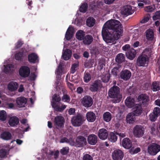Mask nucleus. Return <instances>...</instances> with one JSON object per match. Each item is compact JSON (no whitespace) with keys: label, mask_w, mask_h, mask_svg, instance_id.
<instances>
[{"label":"nucleus","mask_w":160,"mask_h":160,"mask_svg":"<svg viewBox=\"0 0 160 160\" xmlns=\"http://www.w3.org/2000/svg\"><path fill=\"white\" fill-rule=\"evenodd\" d=\"M123 31L122 26L119 21L111 20L107 21L103 26L102 35L104 40L113 42L119 39Z\"/></svg>","instance_id":"1"},{"label":"nucleus","mask_w":160,"mask_h":160,"mask_svg":"<svg viewBox=\"0 0 160 160\" xmlns=\"http://www.w3.org/2000/svg\"><path fill=\"white\" fill-rule=\"evenodd\" d=\"M108 95L112 99V101L113 103L120 102L122 98V94L120 93V88L117 86L111 87L109 90Z\"/></svg>","instance_id":"2"},{"label":"nucleus","mask_w":160,"mask_h":160,"mask_svg":"<svg viewBox=\"0 0 160 160\" xmlns=\"http://www.w3.org/2000/svg\"><path fill=\"white\" fill-rule=\"evenodd\" d=\"M147 151L150 155L155 156L160 152V145L156 143H152L148 146Z\"/></svg>","instance_id":"3"},{"label":"nucleus","mask_w":160,"mask_h":160,"mask_svg":"<svg viewBox=\"0 0 160 160\" xmlns=\"http://www.w3.org/2000/svg\"><path fill=\"white\" fill-rule=\"evenodd\" d=\"M71 122L72 125L74 127H79L83 123V116L78 113L72 117Z\"/></svg>","instance_id":"4"},{"label":"nucleus","mask_w":160,"mask_h":160,"mask_svg":"<svg viewBox=\"0 0 160 160\" xmlns=\"http://www.w3.org/2000/svg\"><path fill=\"white\" fill-rule=\"evenodd\" d=\"M145 129L144 127L141 125H136L133 128V132L137 138L142 137L144 135Z\"/></svg>","instance_id":"5"},{"label":"nucleus","mask_w":160,"mask_h":160,"mask_svg":"<svg viewBox=\"0 0 160 160\" xmlns=\"http://www.w3.org/2000/svg\"><path fill=\"white\" fill-rule=\"evenodd\" d=\"M30 73L29 68L27 66H22L19 70V74L21 77L26 78L28 77Z\"/></svg>","instance_id":"6"},{"label":"nucleus","mask_w":160,"mask_h":160,"mask_svg":"<svg viewBox=\"0 0 160 160\" xmlns=\"http://www.w3.org/2000/svg\"><path fill=\"white\" fill-rule=\"evenodd\" d=\"M138 99L140 103L144 106H146L149 103V97L146 94H142L139 95Z\"/></svg>","instance_id":"7"},{"label":"nucleus","mask_w":160,"mask_h":160,"mask_svg":"<svg viewBox=\"0 0 160 160\" xmlns=\"http://www.w3.org/2000/svg\"><path fill=\"white\" fill-rule=\"evenodd\" d=\"M149 59L146 56L141 54L138 58L137 64L139 67H144L146 64H148Z\"/></svg>","instance_id":"8"},{"label":"nucleus","mask_w":160,"mask_h":160,"mask_svg":"<svg viewBox=\"0 0 160 160\" xmlns=\"http://www.w3.org/2000/svg\"><path fill=\"white\" fill-rule=\"evenodd\" d=\"M112 156L113 160H122L123 157L124 153L122 150L116 149L112 152Z\"/></svg>","instance_id":"9"},{"label":"nucleus","mask_w":160,"mask_h":160,"mask_svg":"<svg viewBox=\"0 0 160 160\" xmlns=\"http://www.w3.org/2000/svg\"><path fill=\"white\" fill-rule=\"evenodd\" d=\"M86 144V139L84 137L82 136H79L77 137L75 142V144L77 147H83Z\"/></svg>","instance_id":"10"},{"label":"nucleus","mask_w":160,"mask_h":160,"mask_svg":"<svg viewBox=\"0 0 160 160\" xmlns=\"http://www.w3.org/2000/svg\"><path fill=\"white\" fill-rule=\"evenodd\" d=\"M82 103L85 107H90L92 104L93 100L89 96H84L82 99Z\"/></svg>","instance_id":"11"},{"label":"nucleus","mask_w":160,"mask_h":160,"mask_svg":"<svg viewBox=\"0 0 160 160\" xmlns=\"http://www.w3.org/2000/svg\"><path fill=\"white\" fill-rule=\"evenodd\" d=\"M65 123L64 118L61 116H58L54 119V124L58 127H61L64 125Z\"/></svg>","instance_id":"12"},{"label":"nucleus","mask_w":160,"mask_h":160,"mask_svg":"<svg viewBox=\"0 0 160 160\" xmlns=\"http://www.w3.org/2000/svg\"><path fill=\"white\" fill-rule=\"evenodd\" d=\"M142 112V108L141 104H136L132 108V113L136 116L140 115Z\"/></svg>","instance_id":"13"},{"label":"nucleus","mask_w":160,"mask_h":160,"mask_svg":"<svg viewBox=\"0 0 160 160\" xmlns=\"http://www.w3.org/2000/svg\"><path fill=\"white\" fill-rule=\"evenodd\" d=\"M26 52V50L24 48H22L15 55V58L16 60L21 61L23 59V58Z\"/></svg>","instance_id":"14"},{"label":"nucleus","mask_w":160,"mask_h":160,"mask_svg":"<svg viewBox=\"0 0 160 160\" xmlns=\"http://www.w3.org/2000/svg\"><path fill=\"white\" fill-rule=\"evenodd\" d=\"M61 99L59 95L55 94L52 98V101L51 104L52 108L54 109L59 104H61L60 101Z\"/></svg>","instance_id":"15"},{"label":"nucleus","mask_w":160,"mask_h":160,"mask_svg":"<svg viewBox=\"0 0 160 160\" xmlns=\"http://www.w3.org/2000/svg\"><path fill=\"white\" fill-rule=\"evenodd\" d=\"M131 76V72L128 70L122 71L120 73V78L124 81L129 80Z\"/></svg>","instance_id":"16"},{"label":"nucleus","mask_w":160,"mask_h":160,"mask_svg":"<svg viewBox=\"0 0 160 160\" xmlns=\"http://www.w3.org/2000/svg\"><path fill=\"white\" fill-rule=\"evenodd\" d=\"M121 143L122 146L124 148L127 149L130 148L132 146V142L128 138H123L122 140Z\"/></svg>","instance_id":"17"},{"label":"nucleus","mask_w":160,"mask_h":160,"mask_svg":"<svg viewBox=\"0 0 160 160\" xmlns=\"http://www.w3.org/2000/svg\"><path fill=\"white\" fill-rule=\"evenodd\" d=\"M133 12L132 7L130 5L124 6L121 10L122 14L126 16L132 14Z\"/></svg>","instance_id":"18"},{"label":"nucleus","mask_w":160,"mask_h":160,"mask_svg":"<svg viewBox=\"0 0 160 160\" xmlns=\"http://www.w3.org/2000/svg\"><path fill=\"white\" fill-rule=\"evenodd\" d=\"M98 136L102 140H105L108 138V131L105 128L100 129L98 131Z\"/></svg>","instance_id":"19"},{"label":"nucleus","mask_w":160,"mask_h":160,"mask_svg":"<svg viewBox=\"0 0 160 160\" xmlns=\"http://www.w3.org/2000/svg\"><path fill=\"white\" fill-rule=\"evenodd\" d=\"M27 102V99L23 97H20L17 98L16 103L19 107H25Z\"/></svg>","instance_id":"20"},{"label":"nucleus","mask_w":160,"mask_h":160,"mask_svg":"<svg viewBox=\"0 0 160 160\" xmlns=\"http://www.w3.org/2000/svg\"><path fill=\"white\" fill-rule=\"evenodd\" d=\"M125 103L126 105L128 108H132L136 104L135 99L131 97L127 98L125 101Z\"/></svg>","instance_id":"21"},{"label":"nucleus","mask_w":160,"mask_h":160,"mask_svg":"<svg viewBox=\"0 0 160 160\" xmlns=\"http://www.w3.org/2000/svg\"><path fill=\"white\" fill-rule=\"evenodd\" d=\"M136 54V50L132 48L126 52V57L130 60L133 59L135 57Z\"/></svg>","instance_id":"22"},{"label":"nucleus","mask_w":160,"mask_h":160,"mask_svg":"<svg viewBox=\"0 0 160 160\" xmlns=\"http://www.w3.org/2000/svg\"><path fill=\"white\" fill-rule=\"evenodd\" d=\"M87 140L90 144L94 145L97 142V137L94 134H90L88 137Z\"/></svg>","instance_id":"23"},{"label":"nucleus","mask_w":160,"mask_h":160,"mask_svg":"<svg viewBox=\"0 0 160 160\" xmlns=\"http://www.w3.org/2000/svg\"><path fill=\"white\" fill-rule=\"evenodd\" d=\"M100 81L99 80H96L93 82L91 85L90 88V90L92 92H97L99 87Z\"/></svg>","instance_id":"24"},{"label":"nucleus","mask_w":160,"mask_h":160,"mask_svg":"<svg viewBox=\"0 0 160 160\" xmlns=\"http://www.w3.org/2000/svg\"><path fill=\"white\" fill-rule=\"evenodd\" d=\"M19 118L16 116L11 117L8 121L9 124L11 127H14L18 125L19 123Z\"/></svg>","instance_id":"25"},{"label":"nucleus","mask_w":160,"mask_h":160,"mask_svg":"<svg viewBox=\"0 0 160 160\" xmlns=\"http://www.w3.org/2000/svg\"><path fill=\"white\" fill-rule=\"evenodd\" d=\"M72 54V51L69 49L67 48L62 52V57L64 60H68L71 58Z\"/></svg>","instance_id":"26"},{"label":"nucleus","mask_w":160,"mask_h":160,"mask_svg":"<svg viewBox=\"0 0 160 160\" xmlns=\"http://www.w3.org/2000/svg\"><path fill=\"white\" fill-rule=\"evenodd\" d=\"M38 58V56L35 53H32L28 55V59L30 63H35Z\"/></svg>","instance_id":"27"},{"label":"nucleus","mask_w":160,"mask_h":160,"mask_svg":"<svg viewBox=\"0 0 160 160\" xmlns=\"http://www.w3.org/2000/svg\"><path fill=\"white\" fill-rule=\"evenodd\" d=\"M18 86V83L16 82L12 81L9 83L8 88L9 90L14 91L17 89Z\"/></svg>","instance_id":"28"},{"label":"nucleus","mask_w":160,"mask_h":160,"mask_svg":"<svg viewBox=\"0 0 160 160\" xmlns=\"http://www.w3.org/2000/svg\"><path fill=\"white\" fill-rule=\"evenodd\" d=\"M93 40L92 36L90 35H87L84 36L83 42L85 45H89L92 43Z\"/></svg>","instance_id":"29"},{"label":"nucleus","mask_w":160,"mask_h":160,"mask_svg":"<svg viewBox=\"0 0 160 160\" xmlns=\"http://www.w3.org/2000/svg\"><path fill=\"white\" fill-rule=\"evenodd\" d=\"M87 119L88 121L92 122L96 119V116L95 114L92 112H88L86 115Z\"/></svg>","instance_id":"30"},{"label":"nucleus","mask_w":160,"mask_h":160,"mask_svg":"<svg viewBox=\"0 0 160 160\" xmlns=\"http://www.w3.org/2000/svg\"><path fill=\"white\" fill-rule=\"evenodd\" d=\"M116 132L114 131L113 132H110L108 135V140L112 142H115L117 140L118 137Z\"/></svg>","instance_id":"31"},{"label":"nucleus","mask_w":160,"mask_h":160,"mask_svg":"<svg viewBox=\"0 0 160 160\" xmlns=\"http://www.w3.org/2000/svg\"><path fill=\"white\" fill-rule=\"evenodd\" d=\"M151 89L153 92H156L160 90V82L155 81L153 82L152 84Z\"/></svg>","instance_id":"32"},{"label":"nucleus","mask_w":160,"mask_h":160,"mask_svg":"<svg viewBox=\"0 0 160 160\" xmlns=\"http://www.w3.org/2000/svg\"><path fill=\"white\" fill-rule=\"evenodd\" d=\"M146 39L149 41H152L154 38V32L151 29L147 30L146 31Z\"/></svg>","instance_id":"33"},{"label":"nucleus","mask_w":160,"mask_h":160,"mask_svg":"<svg viewBox=\"0 0 160 160\" xmlns=\"http://www.w3.org/2000/svg\"><path fill=\"white\" fill-rule=\"evenodd\" d=\"M125 60V57L124 54L120 53L117 55L115 58V61L116 62L121 63L124 62Z\"/></svg>","instance_id":"34"},{"label":"nucleus","mask_w":160,"mask_h":160,"mask_svg":"<svg viewBox=\"0 0 160 160\" xmlns=\"http://www.w3.org/2000/svg\"><path fill=\"white\" fill-rule=\"evenodd\" d=\"M1 137L3 139L8 140L11 139L12 135L9 132L5 131L1 134Z\"/></svg>","instance_id":"35"},{"label":"nucleus","mask_w":160,"mask_h":160,"mask_svg":"<svg viewBox=\"0 0 160 160\" xmlns=\"http://www.w3.org/2000/svg\"><path fill=\"white\" fill-rule=\"evenodd\" d=\"M135 116L132 112L129 113L126 118L127 122L129 123H133L134 122V119Z\"/></svg>","instance_id":"36"},{"label":"nucleus","mask_w":160,"mask_h":160,"mask_svg":"<svg viewBox=\"0 0 160 160\" xmlns=\"http://www.w3.org/2000/svg\"><path fill=\"white\" fill-rule=\"evenodd\" d=\"M76 38L79 40H83L85 36V32L82 30L78 31L76 34Z\"/></svg>","instance_id":"37"},{"label":"nucleus","mask_w":160,"mask_h":160,"mask_svg":"<svg viewBox=\"0 0 160 160\" xmlns=\"http://www.w3.org/2000/svg\"><path fill=\"white\" fill-rule=\"evenodd\" d=\"M62 65L60 63L57 69V78L60 79L63 70Z\"/></svg>","instance_id":"38"},{"label":"nucleus","mask_w":160,"mask_h":160,"mask_svg":"<svg viewBox=\"0 0 160 160\" xmlns=\"http://www.w3.org/2000/svg\"><path fill=\"white\" fill-rule=\"evenodd\" d=\"M73 36V32L71 31L70 26L68 29L66 33L65 38L67 40H70Z\"/></svg>","instance_id":"39"},{"label":"nucleus","mask_w":160,"mask_h":160,"mask_svg":"<svg viewBox=\"0 0 160 160\" xmlns=\"http://www.w3.org/2000/svg\"><path fill=\"white\" fill-rule=\"evenodd\" d=\"M96 20L92 17H89L86 20V24L89 27L93 26L95 24Z\"/></svg>","instance_id":"40"},{"label":"nucleus","mask_w":160,"mask_h":160,"mask_svg":"<svg viewBox=\"0 0 160 160\" xmlns=\"http://www.w3.org/2000/svg\"><path fill=\"white\" fill-rule=\"evenodd\" d=\"M103 118L104 121L109 122L112 119V114L109 112H106L103 114Z\"/></svg>","instance_id":"41"},{"label":"nucleus","mask_w":160,"mask_h":160,"mask_svg":"<svg viewBox=\"0 0 160 160\" xmlns=\"http://www.w3.org/2000/svg\"><path fill=\"white\" fill-rule=\"evenodd\" d=\"M152 50L150 48H146L142 53L141 54L144 56H146L149 59L152 53Z\"/></svg>","instance_id":"42"},{"label":"nucleus","mask_w":160,"mask_h":160,"mask_svg":"<svg viewBox=\"0 0 160 160\" xmlns=\"http://www.w3.org/2000/svg\"><path fill=\"white\" fill-rule=\"evenodd\" d=\"M121 65H118L117 66L114 68L111 71L112 74L115 76L117 75L118 74L119 72L121 70Z\"/></svg>","instance_id":"43"},{"label":"nucleus","mask_w":160,"mask_h":160,"mask_svg":"<svg viewBox=\"0 0 160 160\" xmlns=\"http://www.w3.org/2000/svg\"><path fill=\"white\" fill-rule=\"evenodd\" d=\"M150 0H138V6L142 8L143 7L144 3L145 4L150 3Z\"/></svg>","instance_id":"44"},{"label":"nucleus","mask_w":160,"mask_h":160,"mask_svg":"<svg viewBox=\"0 0 160 160\" xmlns=\"http://www.w3.org/2000/svg\"><path fill=\"white\" fill-rule=\"evenodd\" d=\"M91 79V76L88 72H85L83 77V80L86 83L88 82Z\"/></svg>","instance_id":"45"},{"label":"nucleus","mask_w":160,"mask_h":160,"mask_svg":"<svg viewBox=\"0 0 160 160\" xmlns=\"http://www.w3.org/2000/svg\"><path fill=\"white\" fill-rule=\"evenodd\" d=\"M88 5L87 3H82L79 8V11L80 12H85L87 11Z\"/></svg>","instance_id":"46"},{"label":"nucleus","mask_w":160,"mask_h":160,"mask_svg":"<svg viewBox=\"0 0 160 160\" xmlns=\"http://www.w3.org/2000/svg\"><path fill=\"white\" fill-rule=\"evenodd\" d=\"M155 6L153 5H148L144 8V10L145 11L150 12H152L155 10Z\"/></svg>","instance_id":"47"},{"label":"nucleus","mask_w":160,"mask_h":160,"mask_svg":"<svg viewBox=\"0 0 160 160\" xmlns=\"http://www.w3.org/2000/svg\"><path fill=\"white\" fill-rule=\"evenodd\" d=\"M7 118V113L6 111L2 110L0 112V120L2 121H5Z\"/></svg>","instance_id":"48"},{"label":"nucleus","mask_w":160,"mask_h":160,"mask_svg":"<svg viewBox=\"0 0 160 160\" xmlns=\"http://www.w3.org/2000/svg\"><path fill=\"white\" fill-rule=\"evenodd\" d=\"M110 78V73H108L106 74L104 76H103L102 78V82L105 83L108 82Z\"/></svg>","instance_id":"49"},{"label":"nucleus","mask_w":160,"mask_h":160,"mask_svg":"<svg viewBox=\"0 0 160 160\" xmlns=\"http://www.w3.org/2000/svg\"><path fill=\"white\" fill-rule=\"evenodd\" d=\"M61 154L62 155H66L69 152V148L68 147H63L60 150Z\"/></svg>","instance_id":"50"},{"label":"nucleus","mask_w":160,"mask_h":160,"mask_svg":"<svg viewBox=\"0 0 160 160\" xmlns=\"http://www.w3.org/2000/svg\"><path fill=\"white\" fill-rule=\"evenodd\" d=\"M66 108L65 105H62L60 107V104H59L54 109L57 112H62Z\"/></svg>","instance_id":"51"},{"label":"nucleus","mask_w":160,"mask_h":160,"mask_svg":"<svg viewBox=\"0 0 160 160\" xmlns=\"http://www.w3.org/2000/svg\"><path fill=\"white\" fill-rule=\"evenodd\" d=\"M7 153V150L4 148L0 149V158H4L6 155Z\"/></svg>","instance_id":"52"},{"label":"nucleus","mask_w":160,"mask_h":160,"mask_svg":"<svg viewBox=\"0 0 160 160\" xmlns=\"http://www.w3.org/2000/svg\"><path fill=\"white\" fill-rule=\"evenodd\" d=\"M70 99V97L67 94H64L62 97V100L64 102H69Z\"/></svg>","instance_id":"53"},{"label":"nucleus","mask_w":160,"mask_h":160,"mask_svg":"<svg viewBox=\"0 0 160 160\" xmlns=\"http://www.w3.org/2000/svg\"><path fill=\"white\" fill-rule=\"evenodd\" d=\"M152 113L158 117L160 115V108L158 107L155 108Z\"/></svg>","instance_id":"54"},{"label":"nucleus","mask_w":160,"mask_h":160,"mask_svg":"<svg viewBox=\"0 0 160 160\" xmlns=\"http://www.w3.org/2000/svg\"><path fill=\"white\" fill-rule=\"evenodd\" d=\"M158 117L157 116L155 115L153 113H150L149 115V119L152 122L156 121Z\"/></svg>","instance_id":"55"},{"label":"nucleus","mask_w":160,"mask_h":160,"mask_svg":"<svg viewBox=\"0 0 160 160\" xmlns=\"http://www.w3.org/2000/svg\"><path fill=\"white\" fill-rule=\"evenodd\" d=\"M92 157L89 154H84L82 160H93Z\"/></svg>","instance_id":"56"},{"label":"nucleus","mask_w":160,"mask_h":160,"mask_svg":"<svg viewBox=\"0 0 160 160\" xmlns=\"http://www.w3.org/2000/svg\"><path fill=\"white\" fill-rule=\"evenodd\" d=\"M153 20H160V10L159 11L156 12L155 15L153 17Z\"/></svg>","instance_id":"57"},{"label":"nucleus","mask_w":160,"mask_h":160,"mask_svg":"<svg viewBox=\"0 0 160 160\" xmlns=\"http://www.w3.org/2000/svg\"><path fill=\"white\" fill-rule=\"evenodd\" d=\"M78 64L76 63H74L72 65L71 68V73L73 74L75 72L76 68L78 67Z\"/></svg>","instance_id":"58"},{"label":"nucleus","mask_w":160,"mask_h":160,"mask_svg":"<svg viewBox=\"0 0 160 160\" xmlns=\"http://www.w3.org/2000/svg\"><path fill=\"white\" fill-rule=\"evenodd\" d=\"M139 32L138 29L134 30L133 33V38H135L136 39L138 38L139 37Z\"/></svg>","instance_id":"59"},{"label":"nucleus","mask_w":160,"mask_h":160,"mask_svg":"<svg viewBox=\"0 0 160 160\" xmlns=\"http://www.w3.org/2000/svg\"><path fill=\"white\" fill-rule=\"evenodd\" d=\"M23 44V43L20 40H18L17 42L15 47V48L17 49L20 48L22 47Z\"/></svg>","instance_id":"60"},{"label":"nucleus","mask_w":160,"mask_h":160,"mask_svg":"<svg viewBox=\"0 0 160 160\" xmlns=\"http://www.w3.org/2000/svg\"><path fill=\"white\" fill-rule=\"evenodd\" d=\"M116 134H117V135L119 136L120 140L122 138H123L126 136V134L125 133L119 132H118L117 131H116Z\"/></svg>","instance_id":"61"},{"label":"nucleus","mask_w":160,"mask_h":160,"mask_svg":"<svg viewBox=\"0 0 160 160\" xmlns=\"http://www.w3.org/2000/svg\"><path fill=\"white\" fill-rule=\"evenodd\" d=\"M149 16H147L143 18L141 21L140 22L141 23H144L148 21L149 20Z\"/></svg>","instance_id":"62"},{"label":"nucleus","mask_w":160,"mask_h":160,"mask_svg":"<svg viewBox=\"0 0 160 160\" xmlns=\"http://www.w3.org/2000/svg\"><path fill=\"white\" fill-rule=\"evenodd\" d=\"M131 48L130 46L128 44H126L122 47V50L126 51V52H127L128 50Z\"/></svg>","instance_id":"63"},{"label":"nucleus","mask_w":160,"mask_h":160,"mask_svg":"<svg viewBox=\"0 0 160 160\" xmlns=\"http://www.w3.org/2000/svg\"><path fill=\"white\" fill-rule=\"evenodd\" d=\"M11 65L8 64L4 68V71L5 72H9L11 69Z\"/></svg>","instance_id":"64"}]
</instances>
